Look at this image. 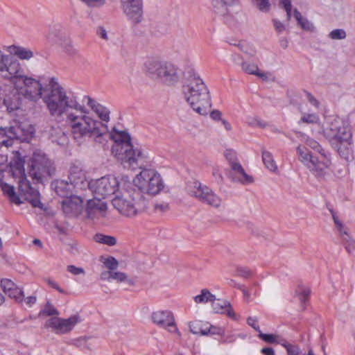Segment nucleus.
I'll use <instances>...</instances> for the list:
<instances>
[{"mask_svg":"<svg viewBox=\"0 0 355 355\" xmlns=\"http://www.w3.org/2000/svg\"><path fill=\"white\" fill-rule=\"evenodd\" d=\"M88 114L87 109L79 103L60 121H64L77 143L80 144L92 139L96 143L102 144L104 136L108 132L107 125L94 119Z\"/></svg>","mask_w":355,"mask_h":355,"instance_id":"nucleus-1","label":"nucleus"},{"mask_svg":"<svg viewBox=\"0 0 355 355\" xmlns=\"http://www.w3.org/2000/svg\"><path fill=\"white\" fill-rule=\"evenodd\" d=\"M42 100L50 115L58 121L80 103L78 97L68 93L55 78L50 79L49 88L44 89Z\"/></svg>","mask_w":355,"mask_h":355,"instance_id":"nucleus-2","label":"nucleus"},{"mask_svg":"<svg viewBox=\"0 0 355 355\" xmlns=\"http://www.w3.org/2000/svg\"><path fill=\"white\" fill-rule=\"evenodd\" d=\"M110 137L114 142L112 152L124 168H142L147 156L141 149L134 148L130 135L127 132L114 128Z\"/></svg>","mask_w":355,"mask_h":355,"instance_id":"nucleus-3","label":"nucleus"},{"mask_svg":"<svg viewBox=\"0 0 355 355\" xmlns=\"http://www.w3.org/2000/svg\"><path fill=\"white\" fill-rule=\"evenodd\" d=\"M182 92L192 109L201 115H206L211 106L209 89L198 73L191 70L182 86Z\"/></svg>","mask_w":355,"mask_h":355,"instance_id":"nucleus-4","label":"nucleus"},{"mask_svg":"<svg viewBox=\"0 0 355 355\" xmlns=\"http://www.w3.org/2000/svg\"><path fill=\"white\" fill-rule=\"evenodd\" d=\"M297 152L300 161L318 180H324L330 175L331 160L329 153L316 156L301 146L297 147Z\"/></svg>","mask_w":355,"mask_h":355,"instance_id":"nucleus-5","label":"nucleus"},{"mask_svg":"<svg viewBox=\"0 0 355 355\" xmlns=\"http://www.w3.org/2000/svg\"><path fill=\"white\" fill-rule=\"evenodd\" d=\"M145 71L150 77L169 86L175 85L180 79V69L168 62L149 60L145 63Z\"/></svg>","mask_w":355,"mask_h":355,"instance_id":"nucleus-6","label":"nucleus"},{"mask_svg":"<svg viewBox=\"0 0 355 355\" xmlns=\"http://www.w3.org/2000/svg\"><path fill=\"white\" fill-rule=\"evenodd\" d=\"M133 182L141 193L150 195L157 194L164 187L160 175L153 169H143Z\"/></svg>","mask_w":355,"mask_h":355,"instance_id":"nucleus-7","label":"nucleus"},{"mask_svg":"<svg viewBox=\"0 0 355 355\" xmlns=\"http://www.w3.org/2000/svg\"><path fill=\"white\" fill-rule=\"evenodd\" d=\"M29 166L30 175L37 181L52 176L55 171L53 162L40 151L33 153Z\"/></svg>","mask_w":355,"mask_h":355,"instance_id":"nucleus-8","label":"nucleus"},{"mask_svg":"<svg viewBox=\"0 0 355 355\" xmlns=\"http://www.w3.org/2000/svg\"><path fill=\"white\" fill-rule=\"evenodd\" d=\"M14 87L19 94L30 101L37 102L42 98L44 89L40 80L24 75L17 79Z\"/></svg>","mask_w":355,"mask_h":355,"instance_id":"nucleus-9","label":"nucleus"},{"mask_svg":"<svg viewBox=\"0 0 355 355\" xmlns=\"http://www.w3.org/2000/svg\"><path fill=\"white\" fill-rule=\"evenodd\" d=\"M323 132L324 137L336 147L350 136L348 126L340 118H334L327 121Z\"/></svg>","mask_w":355,"mask_h":355,"instance_id":"nucleus-10","label":"nucleus"},{"mask_svg":"<svg viewBox=\"0 0 355 355\" xmlns=\"http://www.w3.org/2000/svg\"><path fill=\"white\" fill-rule=\"evenodd\" d=\"M87 186L94 197L105 198L115 193L120 187V182L116 177L107 175L98 180H91L88 182Z\"/></svg>","mask_w":355,"mask_h":355,"instance_id":"nucleus-11","label":"nucleus"},{"mask_svg":"<svg viewBox=\"0 0 355 355\" xmlns=\"http://www.w3.org/2000/svg\"><path fill=\"white\" fill-rule=\"evenodd\" d=\"M32 132L25 130L21 124L10 127L0 128V148L12 146L14 141H26L30 139Z\"/></svg>","mask_w":355,"mask_h":355,"instance_id":"nucleus-12","label":"nucleus"},{"mask_svg":"<svg viewBox=\"0 0 355 355\" xmlns=\"http://www.w3.org/2000/svg\"><path fill=\"white\" fill-rule=\"evenodd\" d=\"M17 169L20 174L18 181L19 195L28 201L33 207L42 208L39 191L31 187L30 182L26 179L22 166H19Z\"/></svg>","mask_w":355,"mask_h":355,"instance_id":"nucleus-13","label":"nucleus"},{"mask_svg":"<svg viewBox=\"0 0 355 355\" xmlns=\"http://www.w3.org/2000/svg\"><path fill=\"white\" fill-rule=\"evenodd\" d=\"M135 196L132 197L128 192H125L121 196H115L112 204L118 211L125 216L131 217L137 214V209L135 206V202L140 196L139 192H135Z\"/></svg>","mask_w":355,"mask_h":355,"instance_id":"nucleus-14","label":"nucleus"},{"mask_svg":"<svg viewBox=\"0 0 355 355\" xmlns=\"http://www.w3.org/2000/svg\"><path fill=\"white\" fill-rule=\"evenodd\" d=\"M81 321L77 314L73 315L67 319L53 317L46 322L45 327L51 328L57 334H66L71 331L75 325Z\"/></svg>","mask_w":355,"mask_h":355,"instance_id":"nucleus-15","label":"nucleus"},{"mask_svg":"<svg viewBox=\"0 0 355 355\" xmlns=\"http://www.w3.org/2000/svg\"><path fill=\"white\" fill-rule=\"evenodd\" d=\"M0 74L6 79L10 80L15 85V82L23 75L21 74L20 63L10 55H8L0 67Z\"/></svg>","mask_w":355,"mask_h":355,"instance_id":"nucleus-16","label":"nucleus"},{"mask_svg":"<svg viewBox=\"0 0 355 355\" xmlns=\"http://www.w3.org/2000/svg\"><path fill=\"white\" fill-rule=\"evenodd\" d=\"M107 209V203L101 198L94 197V199L88 200L85 211L87 218L94 220L105 217Z\"/></svg>","mask_w":355,"mask_h":355,"instance_id":"nucleus-17","label":"nucleus"},{"mask_svg":"<svg viewBox=\"0 0 355 355\" xmlns=\"http://www.w3.org/2000/svg\"><path fill=\"white\" fill-rule=\"evenodd\" d=\"M62 210L69 217L79 216L83 209V201L78 196H72L66 198L62 202Z\"/></svg>","mask_w":355,"mask_h":355,"instance_id":"nucleus-18","label":"nucleus"},{"mask_svg":"<svg viewBox=\"0 0 355 355\" xmlns=\"http://www.w3.org/2000/svg\"><path fill=\"white\" fill-rule=\"evenodd\" d=\"M153 322L163 328H167L171 332L178 331L173 313L168 311H157L151 315Z\"/></svg>","mask_w":355,"mask_h":355,"instance_id":"nucleus-19","label":"nucleus"},{"mask_svg":"<svg viewBox=\"0 0 355 355\" xmlns=\"http://www.w3.org/2000/svg\"><path fill=\"white\" fill-rule=\"evenodd\" d=\"M68 180L71 185L80 189H83L88 184L86 180L85 171L80 164H73L71 166L68 174Z\"/></svg>","mask_w":355,"mask_h":355,"instance_id":"nucleus-20","label":"nucleus"},{"mask_svg":"<svg viewBox=\"0 0 355 355\" xmlns=\"http://www.w3.org/2000/svg\"><path fill=\"white\" fill-rule=\"evenodd\" d=\"M123 13L134 24L141 21L143 10L142 3H121Z\"/></svg>","mask_w":355,"mask_h":355,"instance_id":"nucleus-21","label":"nucleus"},{"mask_svg":"<svg viewBox=\"0 0 355 355\" xmlns=\"http://www.w3.org/2000/svg\"><path fill=\"white\" fill-rule=\"evenodd\" d=\"M230 166V171L227 175L232 182H240L243 184L252 183L253 182L252 177L248 175L244 171L243 166L239 162L234 164Z\"/></svg>","mask_w":355,"mask_h":355,"instance_id":"nucleus-22","label":"nucleus"},{"mask_svg":"<svg viewBox=\"0 0 355 355\" xmlns=\"http://www.w3.org/2000/svg\"><path fill=\"white\" fill-rule=\"evenodd\" d=\"M83 101L87 102V105L102 121L100 122L107 125V123L110 121V110L89 96H84Z\"/></svg>","mask_w":355,"mask_h":355,"instance_id":"nucleus-23","label":"nucleus"},{"mask_svg":"<svg viewBox=\"0 0 355 355\" xmlns=\"http://www.w3.org/2000/svg\"><path fill=\"white\" fill-rule=\"evenodd\" d=\"M211 191V188L197 181L193 182L189 187V195L196 198L202 203L209 196Z\"/></svg>","mask_w":355,"mask_h":355,"instance_id":"nucleus-24","label":"nucleus"},{"mask_svg":"<svg viewBox=\"0 0 355 355\" xmlns=\"http://www.w3.org/2000/svg\"><path fill=\"white\" fill-rule=\"evenodd\" d=\"M55 43L70 56L78 54V49L74 46L71 40L65 34L61 33L55 40Z\"/></svg>","mask_w":355,"mask_h":355,"instance_id":"nucleus-25","label":"nucleus"},{"mask_svg":"<svg viewBox=\"0 0 355 355\" xmlns=\"http://www.w3.org/2000/svg\"><path fill=\"white\" fill-rule=\"evenodd\" d=\"M7 51L10 53L17 56L20 60H29L34 56V53L31 49L21 46H9L7 47Z\"/></svg>","mask_w":355,"mask_h":355,"instance_id":"nucleus-26","label":"nucleus"},{"mask_svg":"<svg viewBox=\"0 0 355 355\" xmlns=\"http://www.w3.org/2000/svg\"><path fill=\"white\" fill-rule=\"evenodd\" d=\"M211 304L213 310L216 313H225L227 316L236 319L233 309L228 302L215 300L211 302Z\"/></svg>","mask_w":355,"mask_h":355,"instance_id":"nucleus-27","label":"nucleus"},{"mask_svg":"<svg viewBox=\"0 0 355 355\" xmlns=\"http://www.w3.org/2000/svg\"><path fill=\"white\" fill-rule=\"evenodd\" d=\"M74 187L70 184L69 181L67 180H57L54 183V189L56 193L64 198H69V196H72V189Z\"/></svg>","mask_w":355,"mask_h":355,"instance_id":"nucleus-28","label":"nucleus"},{"mask_svg":"<svg viewBox=\"0 0 355 355\" xmlns=\"http://www.w3.org/2000/svg\"><path fill=\"white\" fill-rule=\"evenodd\" d=\"M1 189L5 195H6L10 200L17 205H20L22 202L19 197L16 194L15 188L10 184L3 182L1 184Z\"/></svg>","mask_w":355,"mask_h":355,"instance_id":"nucleus-29","label":"nucleus"},{"mask_svg":"<svg viewBox=\"0 0 355 355\" xmlns=\"http://www.w3.org/2000/svg\"><path fill=\"white\" fill-rule=\"evenodd\" d=\"M216 300V296L213 295L207 288H203L200 291L199 295L193 297V300L196 304H205L212 302Z\"/></svg>","mask_w":355,"mask_h":355,"instance_id":"nucleus-30","label":"nucleus"},{"mask_svg":"<svg viewBox=\"0 0 355 355\" xmlns=\"http://www.w3.org/2000/svg\"><path fill=\"white\" fill-rule=\"evenodd\" d=\"M293 16L296 19L298 24L301 26L302 29L308 31H314V25L311 22H310L306 18H304L301 13L297 9L294 10Z\"/></svg>","mask_w":355,"mask_h":355,"instance_id":"nucleus-31","label":"nucleus"},{"mask_svg":"<svg viewBox=\"0 0 355 355\" xmlns=\"http://www.w3.org/2000/svg\"><path fill=\"white\" fill-rule=\"evenodd\" d=\"M236 0H214L215 12L220 15H225L227 12V6H233Z\"/></svg>","mask_w":355,"mask_h":355,"instance_id":"nucleus-32","label":"nucleus"},{"mask_svg":"<svg viewBox=\"0 0 355 355\" xmlns=\"http://www.w3.org/2000/svg\"><path fill=\"white\" fill-rule=\"evenodd\" d=\"M262 161L269 171L272 172L277 171V166L271 153L267 150H262Z\"/></svg>","mask_w":355,"mask_h":355,"instance_id":"nucleus-33","label":"nucleus"},{"mask_svg":"<svg viewBox=\"0 0 355 355\" xmlns=\"http://www.w3.org/2000/svg\"><path fill=\"white\" fill-rule=\"evenodd\" d=\"M203 204L214 208H220L223 205V202L222 198L212 190L209 196L203 202Z\"/></svg>","mask_w":355,"mask_h":355,"instance_id":"nucleus-34","label":"nucleus"},{"mask_svg":"<svg viewBox=\"0 0 355 355\" xmlns=\"http://www.w3.org/2000/svg\"><path fill=\"white\" fill-rule=\"evenodd\" d=\"M50 138L52 142L59 145L64 144L67 141V136L60 128H52L50 132Z\"/></svg>","mask_w":355,"mask_h":355,"instance_id":"nucleus-35","label":"nucleus"},{"mask_svg":"<svg viewBox=\"0 0 355 355\" xmlns=\"http://www.w3.org/2000/svg\"><path fill=\"white\" fill-rule=\"evenodd\" d=\"M340 237L347 251L349 253L352 252L355 250V241L349 236L347 230H345Z\"/></svg>","mask_w":355,"mask_h":355,"instance_id":"nucleus-36","label":"nucleus"},{"mask_svg":"<svg viewBox=\"0 0 355 355\" xmlns=\"http://www.w3.org/2000/svg\"><path fill=\"white\" fill-rule=\"evenodd\" d=\"M96 242L105 244L109 246H113L116 243L115 237L103 234H96L94 237Z\"/></svg>","mask_w":355,"mask_h":355,"instance_id":"nucleus-37","label":"nucleus"},{"mask_svg":"<svg viewBox=\"0 0 355 355\" xmlns=\"http://www.w3.org/2000/svg\"><path fill=\"white\" fill-rule=\"evenodd\" d=\"M199 324L197 322H191L189 324V328L190 331L194 334H201V335H207L209 334H214L215 332V327H210L209 329H202L198 327Z\"/></svg>","mask_w":355,"mask_h":355,"instance_id":"nucleus-38","label":"nucleus"},{"mask_svg":"<svg viewBox=\"0 0 355 355\" xmlns=\"http://www.w3.org/2000/svg\"><path fill=\"white\" fill-rule=\"evenodd\" d=\"M112 279L116 280L117 282H125L129 286H134L135 281L132 279H130L128 277V275L122 272L118 271H112Z\"/></svg>","mask_w":355,"mask_h":355,"instance_id":"nucleus-39","label":"nucleus"},{"mask_svg":"<svg viewBox=\"0 0 355 355\" xmlns=\"http://www.w3.org/2000/svg\"><path fill=\"white\" fill-rule=\"evenodd\" d=\"M311 291L309 288L304 286H299L296 290V294L298 295L301 303L304 304L309 300Z\"/></svg>","mask_w":355,"mask_h":355,"instance_id":"nucleus-40","label":"nucleus"},{"mask_svg":"<svg viewBox=\"0 0 355 355\" xmlns=\"http://www.w3.org/2000/svg\"><path fill=\"white\" fill-rule=\"evenodd\" d=\"M10 298H13L16 302L21 303L24 300V292L23 291L15 286L13 288L7 293Z\"/></svg>","mask_w":355,"mask_h":355,"instance_id":"nucleus-41","label":"nucleus"},{"mask_svg":"<svg viewBox=\"0 0 355 355\" xmlns=\"http://www.w3.org/2000/svg\"><path fill=\"white\" fill-rule=\"evenodd\" d=\"M252 4L260 11L267 12L270 10V3L269 0H252Z\"/></svg>","mask_w":355,"mask_h":355,"instance_id":"nucleus-42","label":"nucleus"},{"mask_svg":"<svg viewBox=\"0 0 355 355\" xmlns=\"http://www.w3.org/2000/svg\"><path fill=\"white\" fill-rule=\"evenodd\" d=\"M104 266L108 270L114 271L119 266L118 261L113 257H108L102 260Z\"/></svg>","mask_w":355,"mask_h":355,"instance_id":"nucleus-43","label":"nucleus"},{"mask_svg":"<svg viewBox=\"0 0 355 355\" xmlns=\"http://www.w3.org/2000/svg\"><path fill=\"white\" fill-rule=\"evenodd\" d=\"M241 65L242 70L248 74L254 75L259 69L258 66L253 62H243Z\"/></svg>","mask_w":355,"mask_h":355,"instance_id":"nucleus-44","label":"nucleus"},{"mask_svg":"<svg viewBox=\"0 0 355 355\" xmlns=\"http://www.w3.org/2000/svg\"><path fill=\"white\" fill-rule=\"evenodd\" d=\"M59 314V312L58 310L50 303L47 302L44 309L41 310L39 313V315H46V316H51V315H58Z\"/></svg>","mask_w":355,"mask_h":355,"instance_id":"nucleus-45","label":"nucleus"},{"mask_svg":"<svg viewBox=\"0 0 355 355\" xmlns=\"http://www.w3.org/2000/svg\"><path fill=\"white\" fill-rule=\"evenodd\" d=\"M89 8H100L106 4V0H79Z\"/></svg>","mask_w":355,"mask_h":355,"instance_id":"nucleus-46","label":"nucleus"},{"mask_svg":"<svg viewBox=\"0 0 355 355\" xmlns=\"http://www.w3.org/2000/svg\"><path fill=\"white\" fill-rule=\"evenodd\" d=\"M328 37L331 40H343L346 37V32L341 28L334 29L329 33Z\"/></svg>","mask_w":355,"mask_h":355,"instance_id":"nucleus-47","label":"nucleus"},{"mask_svg":"<svg viewBox=\"0 0 355 355\" xmlns=\"http://www.w3.org/2000/svg\"><path fill=\"white\" fill-rule=\"evenodd\" d=\"M282 345L286 348L288 355H300V349L297 345H293L286 342L282 343Z\"/></svg>","mask_w":355,"mask_h":355,"instance_id":"nucleus-48","label":"nucleus"},{"mask_svg":"<svg viewBox=\"0 0 355 355\" xmlns=\"http://www.w3.org/2000/svg\"><path fill=\"white\" fill-rule=\"evenodd\" d=\"M319 120V117L316 114H304L300 121L305 123H316Z\"/></svg>","mask_w":355,"mask_h":355,"instance_id":"nucleus-49","label":"nucleus"},{"mask_svg":"<svg viewBox=\"0 0 355 355\" xmlns=\"http://www.w3.org/2000/svg\"><path fill=\"white\" fill-rule=\"evenodd\" d=\"M225 157L229 162L230 166L236 164L238 162V159L236 157V153L234 150L231 149H227L225 152Z\"/></svg>","mask_w":355,"mask_h":355,"instance_id":"nucleus-50","label":"nucleus"},{"mask_svg":"<svg viewBox=\"0 0 355 355\" xmlns=\"http://www.w3.org/2000/svg\"><path fill=\"white\" fill-rule=\"evenodd\" d=\"M258 337L268 343H277V336L274 334H263L261 331L259 334Z\"/></svg>","mask_w":355,"mask_h":355,"instance_id":"nucleus-51","label":"nucleus"},{"mask_svg":"<svg viewBox=\"0 0 355 355\" xmlns=\"http://www.w3.org/2000/svg\"><path fill=\"white\" fill-rule=\"evenodd\" d=\"M16 285L8 279H3L1 281V286L5 293H8Z\"/></svg>","mask_w":355,"mask_h":355,"instance_id":"nucleus-52","label":"nucleus"},{"mask_svg":"<svg viewBox=\"0 0 355 355\" xmlns=\"http://www.w3.org/2000/svg\"><path fill=\"white\" fill-rule=\"evenodd\" d=\"M307 145L312 148L313 150H315L319 153V155L321 154H326V151L322 148V146L320 145V144L315 141V140H309L307 141Z\"/></svg>","mask_w":355,"mask_h":355,"instance_id":"nucleus-53","label":"nucleus"},{"mask_svg":"<svg viewBox=\"0 0 355 355\" xmlns=\"http://www.w3.org/2000/svg\"><path fill=\"white\" fill-rule=\"evenodd\" d=\"M67 270L73 275H85V270L83 268L77 267L73 265H69L67 267Z\"/></svg>","mask_w":355,"mask_h":355,"instance_id":"nucleus-54","label":"nucleus"},{"mask_svg":"<svg viewBox=\"0 0 355 355\" xmlns=\"http://www.w3.org/2000/svg\"><path fill=\"white\" fill-rule=\"evenodd\" d=\"M280 4L284 7L286 12L288 20L291 17V0H280Z\"/></svg>","mask_w":355,"mask_h":355,"instance_id":"nucleus-55","label":"nucleus"},{"mask_svg":"<svg viewBox=\"0 0 355 355\" xmlns=\"http://www.w3.org/2000/svg\"><path fill=\"white\" fill-rule=\"evenodd\" d=\"M44 282H46L49 286L55 289L60 293H64V291L60 287V286L52 279L51 278H44Z\"/></svg>","mask_w":355,"mask_h":355,"instance_id":"nucleus-56","label":"nucleus"},{"mask_svg":"<svg viewBox=\"0 0 355 355\" xmlns=\"http://www.w3.org/2000/svg\"><path fill=\"white\" fill-rule=\"evenodd\" d=\"M72 344L78 347L88 348L86 338H79L72 340Z\"/></svg>","mask_w":355,"mask_h":355,"instance_id":"nucleus-57","label":"nucleus"},{"mask_svg":"<svg viewBox=\"0 0 355 355\" xmlns=\"http://www.w3.org/2000/svg\"><path fill=\"white\" fill-rule=\"evenodd\" d=\"M247 323L251 326L254 330L259 332V334L261 332L259 326L257 323V319L254 317H249L247 319Z\"/></svg>","mask_w":355,"mask_h":355,"instance_id":"nucleus-58","label":"nucleus"},{"mask_svg":"<svg viewBox=\"0 0 355 355\" xmlns=\"http://www.w3.org/2000/svg\"><path fill=\"white\" fill-rule=\"evenodd\" d=\"M333 219L338 230L340 232V235H341L342 234H343V232L345 230H347V228L345 227L343 224L338 220V217L334 214L333 215Z\"/></svg>","mask_w":355,"mask_h":355,"instance_id":"nucleus-59","label":"nucleus"},{"mask_svg":"<svg viewBox=\"0 0 355 355\" xmlns=\"http://www.w3.org/2000/svg\"><path fill=\"white\" fill-rule=\"evenodd\" d=\"M304 94L309 101V102L313 105L315 107H319V102L311 94L310 92L307 91H304Z\"/></svg>","mask_w":355,"mask_h":355,"instance_id":"nucleus-60","label":"nucleus"},{"mask_svg":"<svg viewBox=\"0 0 355 355\" xmlns=\"http://www.w3.org/2000/svg\"><path fill=\"white\" fill-rule=\"evenodd\" d=\"M96 33L101 38H102L105 40H108L107 33L104 27H103V26L98 27V28L96 30Z\"/></svg>","mask_w":355,"mask_h":355,"instance_id":"nucleus-61","label":"nucleus"},{"mask_svg":"<svg viewBox=\"0 0 355 355\" xmlns=\"http://www.w3.org/2000/svg\"><path fill=\"white\" fill-rule=\"evenodd\" d=\"M112 270H105L103 271L100 275V278L103 281H110L112 280Z\"/></svg>","mask_w":355,"mask_h":355,"instance_id":"nucleus-62","label":"nucleus"},{"mask_svg":"<svg viewBox=\"0 0 355 355\" xmlns=\"http://www.w3.org/2000/svg\"><path fill=\"white\" fill-rule=\"evenodd\" d=\"M239 275L243 277H249L252 275V272L248 268H242L238 270Z\"/></svg>","mask_w":355,"mask_h":355,"instance_id":"nucleus-63","label":"nucleus"},{"mask_svg":"<svg viewBox=\"0 0 355 355\" xmlns=\"http://www.w3.org/2000/svg\"><path fill=\"white\" fill-rule=\"evenodd\" d=\"M36 301H37V298L34 295H31V296L27 297L26 298H25L24 297V300H23V302H24V303L28 307H31L34 304H35Z\"/></svg>","mask_w":355,"mask_h":355,"instance_id":"nucleus-64","label":"nucleus"}]
</instances>
